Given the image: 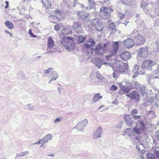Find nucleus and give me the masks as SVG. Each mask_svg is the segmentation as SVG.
<instances>
[{
  "mask_svg": "<svg viewBox=\"0 0 159 159\" xmlns=\"http://www.w3.org/2000/svg\"><path fill=\"white\" fill-rule=\"evenodd\" d=\"M61 42L65 48L69 51L73 50L75 46V43L72 38L69 36H65L62 38Z\"/></svg>",
  "mask_w": 159,
  "mask_h": 159,
  "instance_id": "1",
  "label": "nucleus"
},
{
  "mask_svg": "<svg viewBox=\"0 0 159 159\" xmlns=\"http://www.w3.org/2000/svg\"><path fill=\"white\" fill-rule=\"evenodd\" d=\"M131 36L133 37L134 43L135 45L139 46L143 44L146 42L145 38L140 34L137 31H133L131 34Z\"/></svg>",
  "mask_w": 159,
  "mask_h": 159,
  "instance_id": "2",
  "label": "nucleus"
},
{
  "mask_svg": "<svg viewBox=\"0 0 159 159\" xmlns=\"http://www.w3.org/2000/svg\"><path fill=\"white\" fill-rule=\"evenodd\" d=\"M107 44V43H105L103 44V46L102 47L99 43L97 44L95 46V48L92 49V54H94L97 56L103 55L105 51Z\"/></svg>",
  "mask_w": 159,
  "mask_h": 159,
  "instance_id": "3",
  "label": "nucleus"
},
{
  "mask_svg": "<svg viewBox=\"0 0 159 159\" xmlns=\"http://www.w3.org/2000/svg\"><path fill=\"white\" fill-rule=\"evenodd\" d=\"M113 11V10L110 8L102 7L100 9L99 16L102 18L106 19L110 17L111 13Z\"/></svg>",
  "mask_w": 159,
  "mask_h": 159,
  "instance_id": "4",
  "label": "nucleus"
},
{
  "mask_svg": "<svg viewBox=\"0 0 159 159\" xmlns=\"http://www.w3.org/2000/svg\"><path fill=\"white\" fill-rule=\"evenodd\" d=\"M136 125L134 129V131L137 134L143 133L145 128V125L142 120H139L136 122Z\"/></svg>",
  "mask_w": 159,
  "mask_h": 159,
  "instance_id": "5",
  "label": "nucleus"
},
{
  "mask_svg": "<svg viewBox=\"0 0 159 159\" xmlns=\"http://www.w3.org/2000/svg\"><path fill=\"white\" fill-rule=\"evenodd\" d=\"M156 64V62L151 60H145L142 64L141 68L143 70L147 69V70H152Z\"/></svg>",
  "mask_w": 159,
  "mask_h": 159,
  "instance_id": "6",
  "label": "nucleus"
},
{
  "mask_svg": "<svg viewBox=\"0 0 159 159\" xmlns=\"http://www.w3.org/2000/svg\"><path fill=\"white\" fill-rule=\"evenodd\" d=\"M126 96L129 98L131 100L135 102H139L140 96L139 93L136 91H132L129 93L126 94Z\"/></svg>",
  "mask_w": 159,
  "mask_h": 159,
  "instance_id": "7",
  "label": "nucleus"
},
{
  "mask_svg": "<svg viewBox=\"0 0 159 159\" xmlns=\"http://www.w3.org/2000/svg\"><path fill=\"white\" fill-rule=\"evenodd\" d=\"M133 87L137 90L140 91L142 93V97H144L146 96L147 93L145 92V87L142 85L138 82L135 81L134 82Z\"/></svg>",
  "mask_w": 159,
  "mask_h": 159,
  "instance_id": "8",
  "label": "nucleus"
},
{
  "mask_svg": "<svg viewBox=\"0 0 159 159\" xmlns=\"http://www.w3.org/2000/svg\"><path fill=\"white\" fill-rule=\"evenodd\" d=\"M94 63L98 68H100L101 66L104 65H105L106 66L111 67L113 69V70H114L111 63L105 61L104 60L99 58L95 59Z\"/></svg>",
  "mask_w": 159,
  "mask_h": 159,
  "instance_id": "9",
  "label": "nucleus"
},
{
  "mask_svg": "<svg viewBox=\"0 0 159 159\" xmlns=\"http://www.w3.org/2000/svg\"><path fill=\"white\" fill-rule=\"evenodd\" d=\"M137 52L138 56L141 58H146L149 55L148 48L147 46L139 49Z\"/></svg>",
  "mask_w": 159,
  "mask_h": 159,
  "instance_id": "10",
  "label": "nucleus"
},
{
  "mask_svg": "<svg viewBox=\"0 0 159 159\" xmlns=\"http://www.w3.org/2000/svg\"><path fill=\"white\" fill-rule=\"evenodd\" d=\"M95 44V42L93 39H88L83 44V47L87 50L91 48V53L92 54V49H93L92 48V47L94 46Z\"/></svg>",
  "mask_w": 159,
  "mask_h": 159,
  "instance_id": "11",
  "label": "nucleus"
},
{
  "mask_svg": "<svg viewBox=\"0 0 159 159\" xmlns=\"http://www.w3.org/2000/svg\"><path fill=\"white\" fill-rule=\"evenodd\" d=\"M128 68V65L127 63H121L116 65V69L117 71H118L119 73H124L127 71Z\"/></svg>",
  "mask_w": 159,
  "mask_h": 159,
  "instance_id": "12",
  "label": "nucleus"
},
{
  "mask_svg": "<svg viewBox=\"0 0 159 159\" xmlns=\"http://www.w3.org/2000/svg\"><path fill=\"white\" fill-rule=\"evenodd\" d=\"M73 28L74 30L78 34L84 33V30L80 22H75L73 25Z\"/></svg>",
  "mask_w": 159,
  "mask_h": 159,
  "instance_id": "13",
  "label": "nucleus"
},
{
  "mask_svg": "<svg viewBox=\"0 0 159 159\" xmlns=\"http://www.w3.org/2000/svg\"><path fill=\"white\" fill-rule=\"evenodd\" d=\"M77 15L79 18H81L84 20L88 21L90 20L89 13H87L85 11H79L77 12Z\"/></svg>",
  "mask_w": 159,
  "mask_h": 159,
  "instance_id": "14",
  "label": "nucleus"
},
{
  "mask_svg": "<svg viewBox=\"0 0 159 159\" xmlns=\"http://www.w3.org/2000/svg\"><path fill=\"white\" fill-rule=\"evenodd\" d=\"M88 121L86 119H84L82 121L79 122L76 126L73 129L76 128L78 131H82L87 124Z\"/></svg>",
  "mask_w": 159,
  "mask_h": 159,
  "instance_id": "15",
  "label": "nucleus"
},
{
  "mask_svg": "<svg viewBox=\"0 0 159 159\" xmlns=\"http://www.w3.org/2000/svg\"><path fill=\"white\" fill-rule=\"evenodd\" d=\"M97 20L96 23H93V27L96 29L97 31L98 32H101L103 30V25L102 22H100L98 19H95Z\"/></svg>",
  "mask_w": 159,
  "mask_h": 159,
  "instance_id": "16",
  "label": "nucleus"
},
{
  "mask_svg": "<svg viewBox=\"0 0 159 159\" xmlns=\"http://www.w3.org/2000/svg\"><path fill=\"white\" fill-rule=\"evenodd\" d=\"M119 47V43L118 42H114L112 44V48L111 51V54L112 56L116 55L118 52Z\"/></svg>",
  "mask_w": 159,
  "mask_h": 159,
  "instance_id": "17",
  "label": "nucleus"
},
{
  "mask_svg": "<svg viewBox=\"0 0 159 159\" xmlns=\"http://www.w3.org/2000/svg\"><path fill=\"white\" fill-rule=\"evenodd\" d=\"M123 43L125 46L128 48H130L133 47V45L134 44V39L128 38L123 41Z\"/></svg>",
  "mask_w": 159,
  "mask_h": 159,
  "instance_id": "18",
  "label": "nucleus"
},
{
  "mask_svg": "<svg viewBox=\"0 0 159 159\" xmlns=\"http://www.w3.org/2000/svg\"><path fill=\"white\" fill-rule=\"evenodd\" d=\"M102 131L101 127H98L94 131L93 134V138L95 139L99 138L102 136Z\"/></svg>",
  "mask_w": 159,
  "mask_h": 159,
  "instance_id": "19",
  "label": "nucleus"
},
{
  "mask_svg": "<svg viewBox=\"0 0 159 159\" xmlns=\"http://www.w3.org/2000/svg\"><path fill=\"white\" fill-rule=\"evenodd\" d=\"M125 122L126 125L129 127L132 125L133 123V120L131 118V117L129 115H126L124 117Z\"/></svg>",
  "mask_w": 159,
  "mask_h": 159,
  "instance_id": "20",
  "label": "nucleus"
},
{
  "mask_svg": "<svg viewBox=\"0 0 159 159\" xmlns=\"http://www.w3.org/2000/svg\"><path fill=\"white\" fill-rule=\"evenodd\" d=\"M120 57L122 60L126 61L130 58L131 54L129 52L125 51L120 54Z\"/></svg>",
  "mask_w": 159,
  "mask_h": 159,
  "instance_id": "21",
  "label": "nucleus"
},
{
  "mask_svg": "<svg viewBox=\"0 0 159 159\" xmlns=\"http://www.w3.org/2000/svg\"><path fill=\"white\" fill-rule=\"evenodd\" d=\"M139 152L142 154L144 153L145 152V148L143 145L142 143H139V145H137L136 147Z\"/></svg>",
  "mask_w": 159,
  "mask_h": 159,
  "instance_id": "22",
  "label": "nucleus"
},
{
  "mask_svg": "<svg viewBox=\"0 0 159 159\" xmlns=\"http://www.w3.org/2000/svg\"><path fill=\"white\" fill-rule=\"evenodd\" d=\"M61 33L66 35L69 34H72V31L71 28L70 26H68L64 28L61 30Z\"/></svg>",
  "mask_w": 159,
  "mask_h": 159,
  "instance_id": "23",
  "label": "nucleus"
},
{
  "mask_svg": "<svg viewBox=\"0 0 159 159\" xmlns=\"http://www.w3.org/2000/svg\"><path fill=\"white\" fill-rule=\"evenodd\" d=\"M139 66L137 64H135L134 66V69L133 71L134 72V75L132 76L133 78H135L136 76L139 75Z\"/></svg>",
  "mask_w": 159,
  "mask_h": 159,
  "instance_id": "24",
  "label": "nucleus"
},
{
  "mask_svg": "<svg viewBox=\"0 0 159 159\" xmlns=\"http://www.w3.org/2000/svg\"><path fill=\"white\" fill-rule=\"evenodd\" d=\"M86 39V37L84 36L81 35H78L77 36V41L78 43H81L84 42Z\"/></svg>",
  "mask_w": 159,
  "mask_h": 159,
  "instance_id": "25",
  "label": "nucleus"
},
{
  "mask_svg": "<svg viewBox=\"0 0 159 159\" xmlns=\"http://www.w3.org/2000/svg\"><path fill=\"white\" fill-rule=\"evenodd\" d=\"M54 45V40L51 37H49L48 41L47 47L49 48H52Z\"/></svg>",
  "mask_w": 159,
  "mask_h": 159,
  "instance_id": "26",
  "label": "nucleus"
},
{
  "mask_svg": "<svg viewBox=\"0 0 159 159\" xmlns=\"http://www.w3.org/2000/svg\"><path fill=\"white\" fill-rule=\"evenodd\" d=\"M121 89L123 91V94L128 93L131 90V87L125 86H121Z\"/></svg>",
  "mask_w": 159,
  "mask_h": 159,
  "instance_id": "27",
  "label": "nucleus"
},
{
  "mask_svg": "<svg viewBox=\"0 0 159 159\" xmlns=\"http://www.w3.org/2000/svg\"><path fill=\"white\" fill-rule=\"evenodd\" d=\"M5 25L9 29H12L14 28V25L9 20H7L5 22Z\"/></svg>",
  "mask_w": 159,
  "mask_h": 159,
  "instance_id": "28",
  "label": "nucleus"
},
{
  "mask_svg": "<svg viewBox=\"0 0 159 159\" xmlns=\"http://www.w3.org/2000/svg\"><path fill=\"white\" fill-rule=\"evenodd\" d=\"M100 94L99 93H98L96 94L94 96L93 99V101L95 102L98 101L100 99L102 98V96H100Z\"/></svg>",
  "mask_w": 159,
  "mask_h": 159,
  "instance_id": "29",
  "label": "nucleus"
},
{
  "mask_svg": "<svg viewBox=\"0 0 159 159\" xmlns=\"http://www.w3.org/2000/svg\"><path fill=\"white\" fill-rule=\"evenodd\" d=\"M51 76V78L54 80H56L58 76L57 73L54 71L52 72Z\"/></svg>",
  "mask_w": 159,
  "mask_h": 159,
  "instance_id": "30",
  "label": "nucleus"
},
{
  "mask_svg": "<svg viewBox=\"0 0 159 159\" xmlns=\"http://www.w3.org/2000/svg\"><path fill=\"white\" fill-rule=\"evenodd\" d=\"M152 71V72L155 74H158L159 73V66H157L156 64L153 67Z\"/></svg>",
  "mask_w": 159,
  "mask_h": 159,
  "instance_id": "31",
  "label": "nucleus"
},
{
  "mask_svg": "<svg viewBox=\"0 0 159 159\" xmlns=\"http://www.w3.org/2000/svg\"><path fill=\"white\" fill-rule=\"evenodd\" d=\"M48 140H40L38 142H37L36 143H34V144H40L42 143V144H41V145H40V147H43V144H44L45 143H46L48 142Z\"/></svg>",
  "mask_w": 159,
  "mask_h": 159,
  "instance_id": "32",
  "label": "nucleus"
},
{
  "mask_svg": "<svg viewBox=\"0 0 159 159\" xmlns=\"http://www.w3.org/2000/svg\"><path fill=\"white\" fill-rule=\"evenodd\" d=\"M146 156L148 159H157L154 155L152 153H149Z\"/></svg>",
  "mask_w": 159,
  "mask_h": 159,
  "instance_id": "33",
  "label": "nucleus"
},
{
  "mask_svg": "<svg viewBox=\"0 0 159 159\" xmlns=\"http://www.w3.org/2000/svg\"><path fill=\"white\" fill-rule=\"evenodd\" d=\"M109 27L110 29L112 30H115L116 29L115 25L113 23H112L109 25Z\"/></svg>",
  "mask_w": 159,
  "mask_h": 159,
  "instance_id": "34",
  "label": "nucleus"
},
{
  "mask_svg": "<svg viewBox=\"0 0 159 159\" xmlns=\"http://www.w3.org/2000/svg\"><path fill=\"white\" fill-rule=\"evenodd\" d=\"M138 113V111L136 109H134L131 112V115L133 116L134 115L137 114Z\"/></svg>",
  "mask_w": 159,
  "mask_h": 159,
  "instance_id": "35",
  "label": "nucleus"
},
{
  "mask_svg": "<svg viewBox=\"0 0 159 159\" xmlns=\"http://www.w3.org/2000/svg\"><path fill=\"white\" fill-rule=\"evenodd\" d=\"M27 109H29L30 111H33L34 109V106H32L30 104H29L27 105Z\"/></svg>",
  "mask_w": 159,
  "mask_h": 159,
  "instance_id": "36",
  "label": "nucleus"
},
{
  "mask_svg": "<svg viewBox=\"0 0 159 159\" xmlns=\"http://www.w3.org/2000/svg\"><path fill=\"white\" fill-rule=\"evenodd\" d=\"M52 135L51 134H48L45 135L42 139H52Z\"/></svg>",
  "mask_w": 159,
  "mask_h": 159,
  "instance_id": "37",
  "label": "nucleus"
},
{
  "mask_svg": "<svg viewBox=\"0 0 159 159\" xmlns=\"http://www.w3.org/2000/svg\"><path fill=\"white\" fill-rule=\"evenodd\" d=\"M61 12L59 10H54L52 11V13L55 14V15L53 16L57 17L59 14H60Z\"/></svg>",
  "mask_w": 159,
  "mask_h": 159,
  "instance_id": "38",
  "label": "nucleus"
},
{
  "mask_svg": "<svg viewBox=\"0 0 159 159\" xmlns=\"http://www.w3.org/2000/svg\"><path fill=\"white\" fill-rule=\"evenodd\" d=\"M62 119L61 117H58L54 120V122L55 124H57L61 122Z\"/></svg>",
  "mask_w": 159,
  "mask_h": 159,
  "instance_id": "39",
  "label": "nucleus"
},
{
  "mask_svg": "<svg viewBox=\"0 0 159 159\" xmlns=\"http://www.w3.org/2000/svg\"><path fill=\"white\" fill-rule=\"evenodd\" d=\"M155 154L158 157H159V148L157 147L155 148Z\"/></svg>",
  "mask_w": 159,
  "mask_h": 159,
  "instance_id": "40",
  "label": "nucleus"
},
{
  "mask_svg": "<svg viewBox=\"0 0 159 159\" xmlns=\"http://www.w3.org/2000/svg\"><path fill=\"white\" fill-rule=\"evenodd\" d=\"M117 16L120 19H122L124 17L125 14L119 12L117 14Z\"/></svg>",
  "mask_w": 159,
  "mask_h": 159,
  "instance_id": "41",
  "label": "nucleus"
},
{
  "mask_svg": "<svg viewBox=\"0 0 159 159\" xmlns=\"http://www.w3.org/2000/svg\"><path fill=\"white\" fill-rule=\"evenodd\" d=\"M133 116V118L134 119V120H138V119H140L142 116V115H134V116Z\"/></svg>",
  "mask_w": 159,
  "mask_h": 159,
  "instance_id": "42",
  "label": "nucleus"
},
{
  "mask_svg": "<svg viewBox=\"0 0 159 159\" xmlns=\"http://www.w3.org/2000/svg\"><path fill=\"white\" fill-rule=\"evenodd\" d=\"M96 77L98 79L102 80V77L99 72H97L96 73Z\"/></svg>",
  "mask_w": 159,
  "mask_h": 159,
  "instance_id": "43",
  "label": "nucleus"
},
{
  "mask_svg": "<svg viewBox=\"0 0 159 159\" xmlns=\"http://www.w3.org/2000/svg\"><path fill=\"white\" fill-rule=\"evenodd\" d=\"M53 68H49L47 70H44V76H45V74L47 73H49L51 72V70H52Z\"/></svg>",
  "mask_w": 159,
  "mask_h": 159,
  "instance_id": "44",
  "label": "nucleus"
},
{
  "mask_svg": "<svg viewBox=\"0 0 159 159\" xmlns=\"http://www.w3.org/2000/svg\"><path fill=\"white\" fill-rule=\"evenodd\" d=\"M117 89V87L115 85L113 84L110 87V90L111 91H115Z\"/></svg>",
  "mask_w": 159,
  "mask_h": 159,
  "instance_id": "45",
  "label": "nucleus"
},
{
  "mask_svg": "<svg viewBox=\"0 0 159 159\" xmlns=\"http://www.w3.org/2000/svg\"><path fill=\"white\" fill-rule=\"evenodd\" d=\"M118 71H117L116 69L115 71L113 72V77L115 79H116L117 78V74H118L119 73Z\"/></svg>",
  "mask_w": 159,
  "mask_h": 159,
  "instance_id": "46",
  "label": "nucleus"
},
{
  "mask_svg": "<svg viewBox=\"0 0 159 159\" xmlns=\"http://www.w3.org/2000/svg\"><path fill=\"white\" fill-rule=\"evenodd\" d=\"M60 27V25L57 24L55 25L54 26V29L56 31H57L59 30Z\"/></svg>",
  "mask_w": 159,
  "mask_h": 159,
  "instance_id": "47",
  "label": "nucleus"
},
{
  "mask_svg": "<svg viewBox=\"0 0 159 159\" xmlns=\"http://www.w3.org/2000/svg\"><path fill=\"white\" fill-rule=\"evenodd\" d=\"M29 151H26L21 152L20 153L21 154V156L23 157L27 155L29 153Z\"/></svg>",
  "mask_w": 159,
  "mask_h": 159,
  "instance_id": "48",
  "label": "nucleus"
},
{
  "mask_svg": "<svg viewBox=\"0 0 159 159\" xmlns=\"http://www.w3.org/2000/svg\"><path fill=\"white\" fill-rule=\"evenodd\" d=\"M42 2L44 5H47L48 3V0H42Z\"/></svg>",
  "mask_w": 159,
  "mask_h": 159,
  "instance_id": "49",
  "label": "nucleus"
},
{
  "mask_svg": "<svg viewBox=\"0 0 159 159\" xmlns=\"http://www.w3.org/2000/svg\"><path fill=\"white\" fill-rule=\"evenodd\" d=\"M88 2L89 3V5H94L95 4V3L92 0H88Z\"/></svg>",
  "mask_w": 159,
  "mask_h": 159,
  "instance_id": "50",
  "label": "nucleus"
},
{
  "mask_svg": "<svg viewBox=\"0 0 159 159\" xmlns=\"http://www.w3.org/2000/svg\"><path fill=\"white\" fill-rule=\"evenodd\" d=\"M122 125V123L120 122L118 123L116 125V127L117 128H120L121 127Z\"/></svg>",
  "mask_w": 159,
  "mask_h": 159,
  "instance_id": "51",
  "label": "nucleus"
},
{
  "mask_svg": "<svg viewBox=\"0 0 159 159\" xmlns=\"http://www.w3.org/2000/svg\"><path fill=\"white\" fill-rule=\"evenodd\" d=\"M155 136L157 139H159V131H157L155 132Z\"/></svg>",
  "mask_w": 159,
  "mask_h": 159,
  "instance_id": "52",
  "label": "nucleus"
},
{
  "mask_svg": "<svg viewBox=\"0 0 159 159\" xmlns=\"http://www.w3.org/2000/svg\"><path fill=\"white\" fill-rule=\"evenodd\" d=\"M6 5L5 7V9H7L8 7V5H9V2L8 1H6L5 2Z\"/></svg>",
  "mask_w": 159,
  "mask_h": 159,
  "instance_id": "53",
  "label": "nucleus"
},
{
  "mask_svg": "<svg viewBox=\"0 0 159 159\" xmlns=\"http://www.w3.org/2000/svg\"><path fill=\"white\" fill-rule=\"evenodd\" d=\"M149 115H150L151 114L152 115V117H154V116H155L154 112L153 111H150L149 112Z\"/></svg>",
  "mask_w": 159,
  "mask_h": 159,
  "instance_id": "54",
  "label": "nucleus"
},
{
  "mask_svg": "<svg viewBox=\"0 0 159 159\" xmlns=\"http://www.w3.org/2000/svg\"><path fill=\"white\" fill-rule=\"evenodd\" d=\"M88 29L87 28H86L87 30V31L90 30H91L92 27L90 25H89L88 26Z\"/></svg>",
  "mask_w": 159,
  "mask_h": 159,
  "instance_id": "55",
  "label": "nucleus"
},
{
  "mask_svg": "<svg viewBox=\"0 0 159 159\" xmlns=\"http://www.w3.org/2000/svg\"><path fill=\"white\" fill-rule=\"evenodd\" d=\"M22 157L20 153L17 154H16V157H15V158H18V157Z\"/></svg>",
  "mask_w": 159,
  "mask_h": 159,
  "instance_id": "56",
  "label": "nucleus"
},
{
  "mask_svg": "<svg viewBox=\"0 0 159 159\" xmlns=\"http://www.w3.org/2000/svg\"><path fill=\"white\" fill-rule=\"evenodd\" d=\"M139 75H143L144 74V71H142L141 70H139Z\"/></svg>",
  "mask_w": 159,
  "mask_h": 159,
  "instance_id": "57",
  "label": "nucleus"
},
{
  "mask_svg": "<svg viewBox=\"0 0 159 159\" xmlns=\"http://www.w3.org/2000/svg\"><path fill=\"white\" fill-rule=\"evenodd\" d=\"M47 156H51L52 157H53L55 156V155L54 153H51L49 154H47Z\"/></svg>",
  "mask_w": 159,
  "mask_h": 159,
  "instance_id": "58",
  "label": "nucleus"
},
{
  "mask_svg": "<svg viewBox=\"0 0 159 159\" xmlns=\"http://www.w3.org/2000/svg\"><path fill=\"white\" fill-rule=\"evenodd\" d=\"M140 7L144 9V7H145V6L143 3H142L141 4Z\"/></svg>",
  "mask_w": 159,
  "mask_h": 159,
  "instance_id": "59",
  "label": "nucleus"
},
{
  "mask_svg": "<svg viewBox=\"0 0 159 159\" xmlns=\"http://www.w3.org/2000/svg\"><path fill=\"white\" fill-rule=\"evenodd\" d=\"M156 44L157 45V47H159V40H157L156 41Z\"/></svg>",
  "mask_w": 159,
  "mask_h": 159,
  "instance_id": "60",
  "label": "nucleus"
},
{
  "mask_svg": "<svg viewBox=\"0 0 159 159\" xmlns=\"http://www.w3.org/2000/svg\"><path fill=\"white\" fill-rule=\"evenodd\" d=\"M28 33L30 35L33 33L31 30H29Z\"/></svg>",
  "mask_w": 159,
  "mask_h": 159,
  "instance_id": "61",
  "label": "nucleus"
},
{
  "mask_svg": "<svg viewBox=\"0 0 159 159\" xmlns=\"http://www.w3.org/2000/svg\"><path fill=\"white\" fill-rule=\"evenodd\" d=\"M30 36L34 38L36 36L33 33H32L30 35Z\"/></svg>",
  "mask_w": 159,
  "mask_h": 159,
  "instance_id": "62",
  "label": "nucleus"
},
{
  "mask_svg": "<svg viewBox=\"0 0 159 159\" xmlns=\"http://www.w3.org/2000/svg\"><path fill=\"white\" fill-rule=\"evenodd\" d=\"M4 31L6 34H9V32L8 30H4Z\"/></svg>",
  "mask_w": 159,
  "mask_h": 159,
  "instance_id": "63",
  "label": "nucleus"
},
{
  "mask_svg": "<svg viewBox=\"0 0 159 159\" xmlns=\"http://www.w3.org/2000/svg\"><path fill=\"white\" fill-rule=\"evenodd\" d=\"M57 89L59 92L60 93H61V89H60V88L59 87H58V88H57Z\"/></svg>",
  "mask_w": 159,
  "mask_h": 159,
  "instance_id": "64",
  "label": "nucleus"
}]
</instances>
